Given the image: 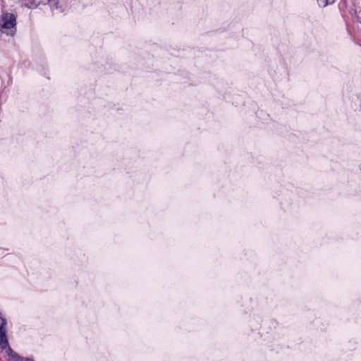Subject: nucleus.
<instances>
[{
    "mask_svg": "<svg viewBox=\"0 0 361 361\" xmlns=\"http://www.w3.org/2000/svg\"><path fill=\"white\" fill-rule=\"evenodd\" d=\"M6 319L0 316V348L2 350H5L11 361H33L31 359L19 356L10 348L6 336Z\"/></svg>",
    "mask_w": 361,
    "mask_h": 361,
    "instance_id": "f257e3e1",
    "label": "nucleus"
},
{
    "mask_svg": "<svg viewBox=\"0 0 361 361\" xmlns=\"http://www.w3.org/2000/svg\"><path fill=\"white\" fill-rule=\"evenodd\" d=\"M16 18L14 14L3 11L0 15V31L13 35L16 30Z\"/></svg>",
    "mask_w": 361,
    "mask_h": 361,
    "instance_id": "f03ea898",
    "label": "nucleus"
},
{
    "mask_svg": "<svg viewBox=\"0 0 361 361\" xmlns=\"http://www.w3.org/2000/svg\"><path fill=\"white\" fill-rule=\"evenodd\" d=\"M317 1L318 5L322 8L334 3V0H317Z\"/></svg>",
    "mask_w": 361,
    "mask_h": 361,
    "instance_id": "7ed1b4c3",
    "label": "nucleus"
},
{
    "mask_svg": "<svg viewBox=\"0 0 361 361\" xmlns=\"http://www.w3.org/2000/svg\"><path fill=\"white\" fill-rule=\"evenodd\" d=\"M49 1L50 4H52V1H51V0H49Z\"/></svg>",
    "mask_w": 361,
    "mask_h": 361,
    "instance_id": "20e7f679",
    "label": "nucleus"
}]
</instances>
